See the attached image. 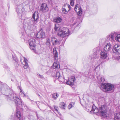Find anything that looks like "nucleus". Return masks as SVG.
<instances>
[{"instance_id":"nucleus-1","label":"nucleus","mask_w":120,"mask_h":120,"mask_svg":"<svg viewBox=\"0 0 120 120\" xmlns=\"http://www.w3.org/2000/svg\"><path fill=\"white\" fill-rule=\"evenodd\" d=\"M91 110L92 111L95 112V113H97L99 112L101 113V115L104 117H107L106 114L107 112L106 106L105 105L100 106H99V109L96 108V106L93 104L92 106V109Z\"/></svg>"},{"instance_id":"nucleus-2","label":"nucleus","mask_w":120,"mask_h":120,"mask_svg":"<svg viewBox=\"0 0 120 120\" xmlns=\"http://www.w3.org/2000/svg\"><path fill=\"white\" fill-rule=\"evenodd\" d=\"M8 99L14 101L17 106V108H21L22 106V102L21 100L15 94L13 93L8 95Z\"/></svg>"},{"instance_id":"nucleus-3","label":"nucleus","mask_w":120,"mask_h":120,"mask_svg":"<svg viewBox=\"0 0 120 120\" xmlns=\"http://www.w3.org/2000/svg\"><path fill=\"white\" fill-rule=\"evenodd\" d=\"M59 24L57 23L55 24L54 28L55 31H58V34L61 37H64L68 36L69 33V29L63 27L62 29H60L59 27Z\"/></svg>"},{"instance_id":"nucleus-4","label":"nucleus","mask_w":120,"mask_h":120,"mask_svg":"<svg viewBox=\"0 0 120 120\" xmlns=\"http://www.w3.org/2000/svg\"><path fill=\"white\" fill-rule=\"evenodd\" d=\"M114 86L113 85L111 84L102 83H101L100 88L104 91L110 93L113 91Z\"/></svg>"},{"instance_id":"nucleus-5","label":"nucleus","mask_w":120,"mask_h":120,"mask_svg":"<svg viewBox=\"0 0 120 120\" xmlns=\"http://www.w3.org/2000/svg\"><path fill=\"white\" fill-rule=\"evenodd\" d=\"M29 42L30 48V49L34 50V52L37 53V52L35 50V40L33 39H30L29 40Z\"/></svg>"},{"instance_id":"nucleus-6","label":"nucleus","mask_w":120,"mask_h":120,"mask_svg":"<svg viewBox=\"0 0 120 120\" xmlns=\"http://www.w3.org/2000/svg\"><path fill=\"white\" fill-rule=\"evenodd\" d=\"M117 34V33L116 32H112L107 36V40L113 42L114 41V38H115Z\"/></svg>"},{"instance_id":"nucleus-7","label":"nucleus","mask_w":120,"mask_h":120,"mask_svg":"<svg viewBox=\"0 0 120 120\" xmlns=\"http://www.w3.org/2000/svg\"><path fill=\"white\" fill-rule=\"evenodd\" d=\"M93 51L94 55L91 58V60L93 61H95V60H97L99 57L98 54L99 51L97 50V49L96 48L94 49Z\"/></svg>"},{"instance_id":"nucleus-8","label":"nucleus","mask_w":120,"mask_h":120,"mask_svg":"<svg viewBox=\"0 0 120 120\" xmlns=\"http://www.w3.org/2000/svg\"><path fill=\"white\" fill-rule=\"evenodd\" d=\"M35 12L33 13L32 15V18L33 19H31L29 20L28 22H29V25H33L34 24V23H35V21H37L38 18V14L36 17V18H35Z\"/></svg>"},{"instance_id":"nucleus-9","label":"nucleus","mask_w":120,"mask_h":120,"mask_svg":"<svg viewBox=\"0 0 120 120\" xmlns=\"http://www.w3.org/2000/svg\"><path fill=\"white\" fill-rule=\"evenodd\" d=\"M112 51L113 52L117 54H120V45H114Z\"/></svg>"},{"instance_id":"nucleus-10","label":"nucleus","mask_w":120,"mask_h":120,"mask_svg":"<svg viewBox=\"0 0 120 120\" xmlns=\"http://www.w3.org/2000/svg\"><path fill=\"white\" fill-rule=\"evenodd\" d=\"M75 78L74 76H71L66 82V84L70 86H73L74 85V82H75Z\"/></svg>"},{"instance_id":"nucleus-11","label":"nucleus","mask_w":120,"mask_h":120,"mask_svg":"<svg viewBox=\"0 0 120 120\" xmlns=\"http://www.w3.org/2000/svg\"><path fill=\"white\" fill-rule=\"evenodd\" d=\"M75 10L77 12V14L78 15H81L82 12V9L79 5L77 4L75 5Z\"/></svg>"},{"instance_id":"nucleus-12","label":"nucleus","mask_w":120,"mask_h":120,"mask_svg":"<svg viewBox=\"0 0 120 120\" xmlns=\"http://www.w3.org/2000/svg\"><path fill=\"white\" fill-rule=\"evenodd\" d=\"M48 8L46 4L45 3L42 4L40 7V11L43 12L48 11Z\"/></svg>"},{"instance_id":"nucleus-13","label":"nucleus","mask_w":120,"mask_h":120,"mask_svg":"<svg viewBox=\"0 0 120 120\" xmlns=\"http://www.w3.org/2000/svg\"><path fill=\"white\" fill-rule=\"evenodd\" d=\"M45 33L44 31L41 30L38 32L36 35V38L39 39L43 38H44Z\"/></svg>"},{"instance_id":"nucleus-14","label":"nucleus","mask_w":120,"mask_h":120,"mask_svg":"<svg viewBox=\"0 0 120 120\" xmlns=\"http://www.w3.org/2000/svg\"><path fill=\"white\" fill-rule=\"evenodd\" d=\"M23 7V5L22 4L17 5L16 9V11L18 14H19L22 12Z\"/></svg>"},{"instance_id":"nucleus-15","label":"nucleus","mask_w":120,"mask_h":120,"mask_svg":"<svg viewBox=\"0 0 120 120\" xmlns=\"http://www.w3.org/2000/svg\"><path fill=\"white\" fill-rule=\"evenodd\" d=\"M107 51L103 50L101 52V57L103 59H106L108 56Z\"/></svg>"},{"instance_id":"nucleus-16","label":"nucleus","mask_w":120,"mask_h":120,"mask_svg":"<svg viewBox=\"0 0 120 120\" xmlns=\"http://www.w3.org/2000/svg\"><path fill=\"white\" fill-rule=\"evenodd\" d=\"M53 53L55 58V60H56V62L58 61V52L56 50V48H53Z\"/></svg>"},{"instance_id":"nucleus-17","label":"nucleus","mask_w":120,"mask_h":120,"mask_svg":"<svg viewBox=\"0 0 120 120\" xmlns=\"http://www.w3.org/2000/svg\"><path fill=\"white\" fill-rule=\"evenodd\" d=\"M111 45L109 43H107L104 47V50L107 52L109 51L111 49Z\"/></svg>"},{"instance_id":"nucleus-18","label":"nucleus","mask_w":120,"mask_h":120,"mask_svg":"<svg viewBox=\"0 0 120 120\" xmlns=\"http://www.w3.org/2000/svg\"><path fill=\"white\" fill-rule=\"evenodd\" d=\"M51 41L52 45H53L59 44V41L54 37L52 38Z\"/></svg>"},{"instance_id":"nucleus-19","label":"nucleus","mask_w":120,"mask_h":120,"mask_svg":"<svg viewBox=\"0 0 120 120\" xmlns=\"http://www.w3.org/2000/svg\"><path fill=\"white\" fill-rule=\"evenodd\" d=\"M62 8H65L68 11H70L71 9V7L70 5L68 4H64Z\"/></svg>"},{"instance_id":"nucleus-20","label":"nucleus","mask_w":120,"mask_h":120,"mask_svg":"<svg viewBox=\"0 0 120 120\" xmlns=\"http://www.w3.org/2000/svg\"><path fill=\"white\" fill-rule=\"evenodd\" d=\"M66 105L65 103L64 102H61L60 103L59 107L60 108L64 109H65V108L66 107Z\"/></svg>"},{"instance_id":"nucleus-21","label":"nucleus","mask_w":120,"mask_h":120,"mask_svg":"<svg viewBox=\"0 0 120 120\" xmlns=\"http://www.w3.org/2000/svg\"><path fill=\"white\" fill-rule=\"evenodd\" d=\"M114 119V120H120V112L115 114Z\"/></svg>"},{"instance_id":"nucleus-22","label":"nucleus","mask_w":120,"mask_h":120,"mask_svg":"<svg viewBox=\"0 0 120 120\" xmlns=\"http://www.w3.org/2000/svg\"><path fill=\"white\" fill-rule=\"evenodd\" d=\"M62 19L60 17H57L54 20V22L56 23H60L62 21Z\"/></svg>"},{"instance_id":"nucleus-23","label":"nucleus","mask_w":120,"mask_h":120,"mask_svg":"<svg viewBox=\"0 0 120 120\" xmlns=\"http://www.w3.org/2000/svg\"><path fill=\"white\" fill-rule=\"evenodd\" d=\"M15 115L16 116V117L18 118H19V120H20V117L21 116V115L20 111L16 110Z\"/></svg>"},{"instance_id":"nucleus-24","label":"nucleus","mask_w":120,"mask_h":120,"mask_svg":"<svg viewBox=\"0 0 120 120\" xmlns=\"http://www.w3.org/2000/svg\"><path fill=\"white\" fill-rule=\"evenodd\" d=\"M24 61L25 63V65L24 66V69H26L29 67L28 63L27 62V60L26 59H25V58H24Z\"/></svg>"},{"instance_id":"nucleus-25","label":"nucleus","mask_w":120,"mask_h":120,"mask_svg":"<svg viewBox=\"0 0 120 120\" xmlns=\"http://www.w3.org/2000/svg\"><path fill=\"white\" fill-rule=\"evenodd\" d=\"M59 96V95L57 93H54L52 94V98L54 99H56Z\"/></svg>"},{"instance_id":"nucleus-26","label":"nucleus","mask_w":120,"mask_h":120,"mask_svg":"<svg viewBox=\"0 0 120 120\" xmlns=\"http://www.w3.org/2000/svg\"><path fill=\"white\" fill-rule=\"evenodd\" d=\"M45 44L48 47H49L51 45V43L50 41V39H46V42Z\"/></svg>"},{"instance_id":"nucleus-27","label":"nucleus","mask_w":120,"mask_h":120,"mask_svg":"<svg viewBox=\"0 0 120 120\" xmlns=\"http://www.w3.org/2000/svg\"><path fill=\"white\" fill-rule=\"evenodd\" d=\"M115 39L117 41L120 42V34H117L115 38Z\"/></svg>"},{"instance_id":"nucleus-28","label":"nucleus","mask_w":120,"mask_h":120,"mask_svg":"<svg viewBox=\"0 0 120 120\" xmlns=\"http://www.w3.org/2000/svg\"><path fill=\"white\" fill-rule=\"evenodd\" d=\"M62 12L64 14H67L68 12L69 11H68V10H67L65 8H62Z\"/></svg>"},{"instance_id":"nucleus-29","label":"nucleus","mask_w":120,"mask_h":120,"mask_svg":"<svg viewBox=\"0 0 120 120\" xmlns=\"http://www.w3.org/2000/svg\"><path fill=\"white\" fill-rule=\"evenodd\" d=\"M74 105L73 102H71L68 106V108L69 109H71Z\"/></svg>"},{"instance_id":"nucleus-30","label":"nucleus","mask_w":120,"mask_h":120,"mask_svg":"<svg viewBox=\"0 0 120 120\" xmlns=\"http://www.w3.org/2000/svg\"><path fill=\"white\" fill-rule=\"evenodd\" d=\"M17 60L16 58L15 59V61L14 62L15 66L16 67H17L19 65L18 63L17 62Z\"/></svg>"},{"instance_id":"nucleus-31","label":"nucleus","mask_w":120,"mask_h":120,"mask_svg":"<svg viewBox=\"0 0 120 120\" xmlns=\"http://www.w3.org/2000/svg\"><path fill=\"white\" fill-rule=\"evenodd\" d=\"M60 77V73L59 72H57L56 74V78L59 79Z\"/></svg>"},{"instance_id":"nucleus-32","label":"nucleus","mask_w":120,"mask_h":120,"mask_svg":"<svg viewBox=\"0 0 120 120\" xmlns=\"http://www.w3.org/2000/svg\"><path fill=\"white\" fill-rule=\"evenodd\" d=\"M53 67L54 69L57 68H58V65L56 63H54L53 65Z\"/></svg>"},{"instance_id":"nucleus-33","label":"nucleus","mask_w":120,"mask_h":120,"mask_svg":"<svg viewBox=\"0 0 120 120\" xmlns=\"http://www.w3.org/2000/svg\"><path fill=\"white\" fill-rule=\"evenodd\" d=\"M105 80V79L104 77L102 76L100 80H99V81H101L103 82H104Z\"/></svg>"},{"instance_id":"nucleus-34","label":"nucleus","mask_w":120,"mask_h":120,"mask_svg":"<svg viewBox=\"0 0 120 120\" xmlns=\"http://www.w3.org/2000/svg\"><path fill=\"white\" fill-rule=\"evenodd\" d=\"M70 5L72 6H73L74 5V0H70Z\"/></svg>"},{"instance_id":"nucleus-35","label":"nucleus","mask_w":120,"mask_h":120,"mask_svg":"<svg viewBox=\"0 0 120 120\" xmlns=\"http://www.w3.org/2000/svg\"><path fill=\"white\" fill-rule=\"evenodd\" d=\"M54 109H55L56 111L57 112H58L59 114V113L58 112V107L57 106H54Z\"/></svg>"},{"instance_id":"nucleus-36","label":"nucleus","mask_w":120,"mask_h":120,"mask_svg":"<svg viewBox=\"0 0 120 120\" xmlns=\"http://www.w3.org/2000/svg\"><path fill=\"white\" fill-rule=\"evenodd\" d=\"M38 76L39 78H41L42 79H43V78H44L43 76L42 75L39 74V75Z\"/></svg>"},{"instance_id":"nucleus-37","label":"nucleus","mask_w":120,"mask_h":120,"mask_svg":"<svg viewBox=\"0 0 120 120\" xmlns=\"http://www.w3.org/2000/svg\"><path fill=\"white\" fill-rule=\"evenodd\" d=\"M3 86V85L1 84H0V90L2 89V87Z\"/></svg>"},{"instance_id":"nucleus-38","label":"nucleus","mask_w":120,"mask_h":120,"mask_svg":"<svg viewBox=\"0 0 120 120\" xmlns=\"http://www.w3.org/2000/svg\"><path fill=\"white\" fill-rule=\"evenodd\" d=\"M12 58H13V60H14V61L15 62V58H16V57H14L13 56H12Z\"/></svg>"},{"instance_id":"nucleus-39","label":"nucleus","mask_w":120,"mask_h":120,"mask_svg":"<svg viewBox=\"0 0 120 120\" xmlns=\"http://www.w3.org/2000/svg\"><path fill=\"white\" fill-rule=\"evenodd\" d=\"M86 110L87 111L89 112L90 111V112L91 111L89 109H86Z\"/></svg>"},{"instance_id":"nucleus-40","label":"nucleus","mask_w":120,"mask_h":120,"mask_svg":"<svg viewBox=\"0 0 120 120\" xmlns=\"http://www.w3.org/2000/svg\"><path fill=\"white\" fill-rule=\"evenodd\" d=\"M22 94V95L23 96H25V94L24 93H23Z\"/></svg>"},{"instance_id":"nucleus-41","label":"nucleus","mask_w":120,"mask_h":120,"mask_svg":"<svg viewBox=\"0 0 120 120\" xmlns=\"http://www.w3.org/2000/svg\"><path fill=\"white\" fill-rule=\"evenodd\" d=\"M8 8H9V4H8Z\"/></svg>"},{"instance_id":"nucleus-42","label":"nucleus","mask_w":120,"mask_h":120,"mask_svg":"<svg viewBox=\"0 0 120 120\" xmlns=\"http://www.w3.org/2000/svg\"><path fill=\"white\" fill-rule=\"evenodd\" d=\"M39 74H40L38 73H37V75H38V76L39 75Z\"/></svg>"},{"instance_id":"nucleus-43","label":"nucleus","mask_w":120,"mask_h":120,"mask_svg":"<svg viewBox=\"0 0 120 120\" xmlns=\"http://www.w3.org/2000/svg\"><path fill=\"white\" fill-rule=\"evenodd\" d=\"M20 89V90H21V91H20V92H22V90H21V89Z\"/></svg>"},{"instance_id":"nucleus-44","label":"nucleus","mask_w":120,"mask_h":120,"mask_svg":"<svg viewBox=\"0 0 120 120\" xmlns=\"http://www.w3.org/2000/svg\"><path fill=\"white\" fill-rule=\"evenodd\" d=\"M119 58L120 59V56H119Z\"/></svg>"},{"instance_id":"nucleus-45","label":"nucleus","mask_w":120,"mask_h":120,"mask_svg":"<svg viewBox=\"0 0 120 120\" xmlns=\"http://www.w3.org/2000/svg\"><path fill=\"white\" fill-rule=\"evenodd\" d=\"M38 96H40V95H39V94H38Z\"/></svg>"}]
</instances>
